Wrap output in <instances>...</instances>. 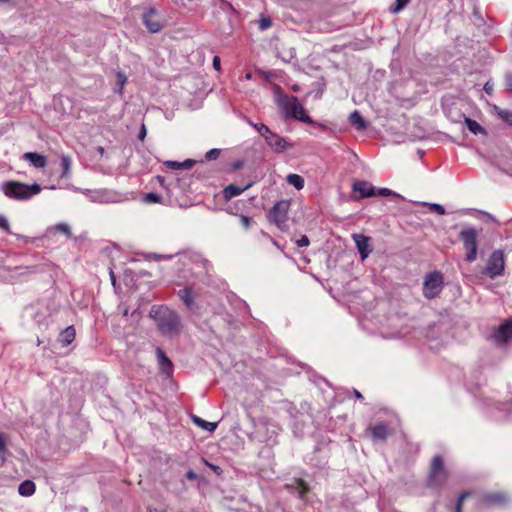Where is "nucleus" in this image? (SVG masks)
<instances>
[{
	"label": "nucleus",
	"instance_id": "bb28decb",
	"mask_svg": "<svg viewBox=\"0 0 512 512\" xmlns=\"http://www.w3.org/2000/svg\"><path fill=\"white\" fill-rule=\"evenodd\" d=\"M49 232L56 231L64 234L66 237L70 238L72 236L71 228L67 223H58L48 229Z\"/></svg>",
	"mask_w": 512,
	"mask_h": 512
},
{
	"label": "nucleus",
	"instance_id": "ddd939ff",
	"mask_svg": "<svg viewBox=\"0 0 512 512\" xmlns=\"http://www.w3.org/2000/svg\"><path fill=\"white\" fill-rule=\"evenodd\" d=\"M353 191L359 192L361 198L376 195V189L367 181H355L352 185Z\"/></svg>",
	"mask_w": 512,
	"mask_h": 512
},
{
	"label": "nucleus",
	"instance_id": "393cba45",
	"mask_svg": "<svg viewBox=\"0 0 512 512\" xmlns=\"http://www.w3.org/2000/svg\"><path fill=\"white\" fill-rule=\"evenodd\" d=\"M93 201L107 203L112 201L110 194L104 190L88 191Z\"/></svg>",
	"mask_w": 512,
	"mask_h": 512
},
{
	"label": "nucleus",
	"instance_id": "ea45409f",
	"mask_svg": "<svg viewBox=\"0 0 512 512\" xmlns=\"http://www.w3.org/2000/svg\"><path fill=\"white\" fill-rule=\"evenodd\" d=\"M0 229L10 233V225L8 219L4 215H0Z\"/></svg>",
	"mask_w": 512,
	"mask_h": 512
},
{
	"label": "nucleus",
	"instance_id": "052dcab7",
	"mask_svg": "<svg viewBox=\"0 0 512 512\" xmlns=\"http://www.w3.org/2000/svg\"><path fill=\"white\" fill-rule=\"evenodd\" d=\"M487 216L489 217V219H490V220H493V221H495V218H494V217H493L492 215H490V214H487Z\"/></svg>",
	"mask_w": 512,
	"mask_h": 512
},
{
	"label": "nucleus",
	"instance_id": "de8ad7c7",
	"mask_svg": "<svg viewBox=\"0 0 512 512\" xmlns=\"http://www.w3.org/2000/svg\"><path fill=\"white\" fill-rule=\"evenodd\" d=\"M195 161L191 159H187L181 162V169H190L194 165Z\"/></svg>",
	"mask_w": 512,
	"mask_h": 512
},
{
	"label": "nucleus",
	"instance_id": "49530a36",
	"mask_svg": "<svg viewBox=\"0 0 512 512\" xmlns=\"http://www.w3.org/2000/svg\"><path fill=\"white\" fill-rule=\"evenodd\" d=\"M195 161L191 159H187L181 162V169H190L194 165Z\"/></svg>",
	"mask_w": 512,
	"mask_h": 512
},
{
	"label": "nucleus",
	"instance_id": "9d476101",
	"mask_svg": "<svg viewBox=\"0 0 512 512\" xmlns=\"http://www.w3.org/2000/svg\"><path fill=\"white\" fill-rule=\"evenodd\" d=\"M265 141L266 144L276 153H282L292 147L285 138L272 131L268 134Z\"/></svg>",
	"mask_w": 512,
	"mask_h": 512
},
{
	"label": "nucleus",
	"instance_id": "5701e85b",
	"mask_svg": "<svg viewBox=\"0 0 512 512\" xmlns=\"http://www.w3.org/2000/svg\"><path fill=\"white\" fill-rule=\"evenodd\" d=\"M18 492L21 496L29 497L35 493V484L31 480L23 481L19 487Z\"/></svg>",
	"mask_w": 512,
	"mask_h": 512
},
{
	"label": "nucleus",
	"instance_id": "2f4dec72",
	"mask_svg": "<svg viewBox=\"0 0 512 512\" xmlns=\"http://www.w3.org/2000/svg\"><path fill=\"white\" fill-rule=\"evenodd\" d=\"M424 205L428 206L429 209L439 215H444L445 214V208L438 204V203H423Z\"/></svg>",
	"mask_w": 512,
	"mask_h": 512
},
{
	"label": "nucleus",
	"instance_id": "0eeeda50",
	"mask_svg": "<svg viewBox=\"0 0 512 512\" xmlns=\"http://www.w3.org/2000/svg\"><path fill=\"white\" fill-rule=\"evenodd\" d=\"M505 268V256L503 251L495 250L489 256L484 273L490 278H495L503 274Z\"/></svg>",
	"mask_w": 512,
	"mask_h": 512
},
{
	"label": "nucleus",
	"instance_id": "37998d69",
	"mask_svg": "<svg viewBox=\"0 0 512 512\" xmlns=\"http://www.w3.org/2000/svg\"><path fill=\"white\" fill-rule=\"evenodd\" d=\"M164 165L168 168H171L173 170H179L181 169V162L178 161H166Z\"/></svg>",
	"mask_w": 512,
	"mask_h": 512
},
{
	"label": "nucleus",
	"instance_id": "6e6552de",
	"mask_svg": "<svg viewBox=\"0 0 512 512\" xmlns=\"http://www.w3.org/2000/svg\"><path fill=\"white\" fill-rule=\"evenodd\" d=\"M289 207V201L281 200L278 201L269 212L270 221L276 224L280 229H284L286 225Z\"/></svg>",
	"mask_w": 512,
	"mask_h": 512
},
{
	"label": "nucleus",
	"instance_id": "4c0bfd02",
	"mask_svg": "<svg viewBox=\"0 0 512 512\" xmlns=\"http://www.w3.org/2000/svg\"><path fill=\"white\" fill-rule=\"evenodd\" d=\"M272 26V21L269 17H262L259 21V28L266 30Z\"/></svg>",
	"mask_w": 512,
	"mask_h": 512
},
{
	"label": "nucleus",
	"instance_id": "a878e982",
	"mask_svg": "<svg viewBox=\"0 0 512 512\" xmlns=\"http://www.w3.org/2000/svg\"><path fill=\"white\" fill-rule=\"evenodd\" d=\"M464 122H465L467 128L469 129V131L472 132L473 134L477 135V134L485 133L484 128L477 121H475L471 118L465 117Z\"/></svg>",
	"mask_w": 512,
	"mask_h": 512
},
{
	"label": "nucleus",
	"instance_id": "f3484780",
	"mask_svg": "<svg viewBox=\"0 0 512 512\" xmlns=\"http://www.w3.org/2000/svg\"><path fill=\"white\" fill-rule=\"evenodd\" d=\"M286 487L292 493H296L300 499H304L308 491V486L302 479H295L292 484H288Z\"/></svg>",
	"mask_w": 512,
	"mask_h": 512
},
{
	"label": "nucleus",
	"instance_id": "4be33fe9",
	"mask_svg": "<svg viewBox=\"0 0 512 512\" xmlns=\"http://www.w3.org/2000/svg\"><path fill=\"white\" fill-rule=\"evenodd\" d=\"M251 186V184H247L244 188H240L238 186H235L233 184H230L229 186H227L224 191H223V194H224V198L225 199H231L233 197H236L238 195H240L244 190H246L247 188H249Z\"/></svg>",
	"mask_w": 512,
	"mask_h": 512
},
{
	"label": "nucleus",
	"instance_id": "a18cd8bd",
	"mask_svg": "<svg viewBox=\"0 0 512 512\" xmlns=\"http://www.w3.org/2000/svg\"><path fill=\"white\" fill-rule=\"evenodd\" d=\"M240 221L245 229H248L250 227L251 219L248 216L241 215Z\"/></svg>",
	"mask_w": 512,
	"mask_h": 512
},
{
	"label": "nucleus",
	"instance_id": "412c9836",
	"mask_svg": "<svg viewBox=\"0 0 512 512\" xmlns=\"http://www.w3.org/2000/svg\"><path fill=\"white\" fill-rule=\"evenodd\" d=\"M178 296L188 308H191L194 305V296L190 287H185L179 290Z\"/></svg>",
	"mask_w": 512,
	"mask_h": 512
},
{
	"label": "nucleus",
	"instance_id": "72a5a7b5",
	"mask_svg": "<svg viewBox=\"0 0 512 512\" xmlns=\"http://www.w3.org/2000/svg\"><path fill=\"white\" fill-rule=\"evenodd\" d=\"M172 257H173V255L156 254V253H150L147 255V259L154 260V261L170 260V259H172Z\"/></svg>",
	"mask_w": 512,
	"mask_h": 512
},
{
	"label": "nucleus",
	"instance_id": "1a4fd4ad",
	"mask_svg": "<svg viewBox=\"0 0 512 512\" xmlns=\"http://www.w3.org/2000/svg\"><path fill=\"white\" fill-rule=\"evenodd\" d=\"M491 338L497 345H504L512 340V317L499 325L492 333Z\"/></svg>",
	"mask_w": 512,
	"mask_h": 512
},
{
	"label": "nucleus",
	"instance_id": "a211bd4d",
	"mask_svg": "<svg viewBox=\"0 0 512 512\" xmlns=\"http://www.w3.org/2000/svg\"><path fill=\"white\" fill-rule=\"evenodd\" d=\"M74 339H75V329L73 326H68L66 329L61 331V333L59 334V337H58V341L63 346H68L69 344H71L73 342Z\"/></svg>",
	"mask_w": 512,
	"mask_h": 512
},
{
	"label": "nucleus",
	"instance_id": "6ab92c4d",
	"mask_svg": "<svg viewBox=\"0 0 512 512\" xmlns=\"http://www.w3.org/2000/svg\"><path fill=\"white\" fill-rule=\"evenodd\" d=\"M349 122L352 126H354L357 130L362 131L365 130L367 127V123L362 117V115L357 111H353L349 115Z\"/></svg>",
	"mask_w": 512,
	"mask_h": 512
},
{
	"label": "nucleus",
	"instance_id": "c03bdc74",
	"mask_svg": "<svg viewBox=\"0 0 512 512\" xmlns=\"http://www.w3.org/2000/svg\"><path fill=\"white\" fill-rule=\"evenodd\" d=\"M309 243H310V242H309V239H308V237H307V236H305V235H304V236H302L300 239H298V240L296 241V244H297V246H298V247H306V246H308V245H309Z\"/></svg>",
	"mask_w": 512,
	"mask_h": 512
},
{
	"label": "nucleus",
	"instance_id": "9b49d317",
	"mask_svg": "<svg viewBox=\"0 0 512 512\" xmlns=\"http://www.w3.org/2000/svg\"><path fill=\"white\" fill-rule=\"evenodd\" d=\"M353 240L356 244L361 259L365 260L372 252V247L370 245V237H367L363 234H354Z\"/></svg>",
	"mask_w": 512,
	"mask_h": 512
},
{
	"label": "nucleus",
	"instance_id": "39448f33",
	"mask_svg": "<svg viewBox=\"0 0 512 512\" xmlns=\"http://www.w3.org/2000/svg\"><path fill=\"white\" fill-rule=\"evenodd\" d=\"M446 479L447 471L444 467V461L441 456L436 455L431 462L427 485L430 488H440L444 485Z\"/></svg>",
	"mask_w": 512,
	"mask_h": 512
},
{
	"label": "nucleus",
	"instance_id": "c756f323",
	"mask_svg": "<svg viewBox=\"0 0 512 512\" xmlns=\"http://www.w3.org/2000/svg\"><path fill=\"white\" fill-rule=\"evenodd\" d=\"M62 174L61 177H67L70 173L71 159L67 155L61 157Z\"/></svg>",
	"mask_w": 512,
	"mask_h": 512
},
{
	"label": "nucleus",
	"instance_id": "79ce46f5",
	"mask_svg": "<svg viewBox=\"0 0 512 512\" xmlns=\"http://www.w3.org/2000/svg\"><path fill=\"white\" fill-rule=\"evenodd\" d=\"M408 2L409 0H396V7L393 9V12L398 13L408 4Z\"/></svg>",
	"mask_w": 512,
	"mask_h": 512
},
{
	"label": "nucleus",
	"instance_id": "7c9ffc66",
	"mask_svg": "<svg viewBox=\"0 0 512 512\" xmlns=\"http://www.w3.org/2000/svg\"><path fill=\"white\" fill-rule=\"evenodd\" d=\"M497 113L503 121L512 124V111L497 109Z\"/></svg>",
	"mask_w": 512,
	"mask_h": 512
},
{
	"label": "nucleus",
	"instance_id": "cd10ccee",
	"mask_svg": "<svg viewBox=\"0 0 512 512\" xmlns=\"http://www.w3.org/2000/svg\"><path fill=\"white\" fill-rule=\"evenodd\" d=\"M290 185H293L297 190L304 187V179L298 174H289L286 178Z\"/></svg>",
	"mask_w": 512,
	"mask_h": 512
},
{
	"label": "nucleus",
	"instance_id": "13d9d810",
	"mask_svg": "<svg viewBox=\"0 0 512 512\" xmlns=\"http://www.w3.org/2000/svg\"><path fill=\"white\" fill-rule=\"evenodd\" d=\"M157 179L160 182V184L163 185V178L161 176H158Z\"/></svg>",
	"mask_w": 512,
	"mask_h": 512
},
{
	"label": "nucleus",
	"instance_id": "aec40b11",
	"mask_svg": "<svg viewBox=\"0 0 512 512\" xmlns=\"http://www.w3.org/2000/svg\"><path fill=\"white\" fill-rule=\"evenodd\" d=\"M371 433L374 439L385 440L389 435V428L386 424L379 423L371 428Z\"/></svg>",
	"mask_w": 512,
	"mask_h": 512
},
{
	"label": "nucleus",
	"instance_id": "b1692460",
	"mask_svg": "<svg viewBox=\"0 0 512 512\" xmlns=\"http://www.w3.org/2000/svg\"><path fill=\"white\" fill-rule=\"evenodd\" d=\"M243 119L247 122L248 125L253 127L264 139L271 132L270 128L263 123H255L251 119L247 117H243Z\"/></svg>",
	"mask_w": 512,
	"mask_h": 512
},
{
	"label": "nucleus",
	"instance_id": "864d4df0",
	"mask_svg": "<svg viewBox=\"0 0 512 512\" xmlns=\"http://www.w3.org/2000/svg\"><path fill=\"white\" fill-rule=\"evenodd\" d=\"M484 90L488 93V94H491L492 93V90H493V87L492 85L487 82L485 85H484Z\"/></svg>",
	"mask_w": 512,
	"mask_h": 512
},
{
	"label": "nucleus",
	"instance_id": "423d86ee",
	"mask_svg": "<svg viewBox=\"0 0 512 512\" xmlns=\"http://www.w3.org/2000/svg\"><path fill=\"white\" fill-rule=\"evenodd\" d=\"M443 289V276L440 272H430L425 276L423 283V295L427 299L437 297Z\"/></svg>",
	"mask_w": 512,
	"mask_h": 512
},
{
	"label": "nucleus",
	"instance_id": "f03ea898",
	"mask_svg": "<svg viewBox=\"0 0 512 512\" xmlns=\"http://www.w3.org/2000/svg\"><path fill=\"white\" fill-rule=\"evenodd\" d=\"M2 191L11 199L24 201L39 194L41 186L36 183L28 185L17 181H6L2 184Z\"/></svg>",
	"mask_w": 512,
	"mask_h": 512
},
{
	"label": "nucleus",
	"instance_id": "f257e3e1",
	"mask_svg": "<svg viewBox=\"0 0 512 512\" xmlns=\"http://www.w3.org/2000/svg\"><path fill=\"white\" fill-rule=\"evenodd\" d=\"M151 313L157 322V326L163 335L177 336L182 328L181 318L177 312L167 307H153Z\"/></svg>",
	"mask_w": 512,
	"mask_h": 512
},
{
	"label": "nucleus",
	"instance_id": "f8f14e48",
	"mask_svg": "<svg viewBox=\"0 0 512 512\" xmlns=\"http://www.w3.org/2000/svg\"><path fill=\"white\" fill-rule=\"evenodd\" d=\"M143 23L147 29L152 33H157L162 29V25L158 19L157 13L154 9H149L142 16Z\"/></svg>",
	"mask_w": 512,
	"mask_h": 512
},
{
	"label": "nucleus",
	"instance_id": "4d7b16f0",
	"mask_svg": "<svg viewBox=\"0 0 512 512\" xmlns=\"http://www.w3.org/2000/svg\"><path fill=\"white\" fill-rule=\"evenodd\" d=\"M110 277H111L112 284H113V285H115V283H116V278H115V276H114L113 271H110Z\"/></svg>",
	"mask_w": 512,
	"mask_h": 512
},
{
	"label": "nucleus",
	"instance_id": "58836bf2",
	"mask_svg": "<svg viewBox=\"0 0 512 512\" xmlns=\"http://www.w3.org/2000/svg\"><path fill=\"white\" fill-rule=\"evenodd\" d=\"M220 155V150L219 149H211L209 150L206 155H205V158L206 160L208 161H211V160H215L219 157Z\"/></svg>",
	"mask_w": 512,
	"mask_h": 512
},
{
	"label": "nucleus",
	"instance_id": "473e14b6",
	"mask_svg": "<svg viewBox=\"0 0 512 512\" xmlns=\"http://www.w3.org/2000/svg\"><path fill=\"white\" fill-rule=\"evenodd\" d=\"M7 448H6V441H5V437L2 433H0V459L2 461H5L6 460V456H7Z\"/></svg>",
	"mask_w": 512,
	"mask_h": 512
},
{
	"label": "nucleus",
	"instance_id": "09e8293b",
	"mask_svg": "<svg viewBox=\"0 0 512 512\" xmlns=\"http://www.w3.org/2000/svg\"><path fill=\"white\" fill-rule=\"evenodd\" d=\"M212 65H213V68L216 71H220V69H221V61H220V57L219 56H214Z\"/></svg>",
	"mask_w": 512,
	"mask_h": 512
},
{
	"label": "nucleus",
	"instance_id": "dca6fc26",
	"mask_svg": "<svg viewBox=\"0 0 512 512\" xmlns=\"http://www.w3.org/2000/svg\"><path fill=\"white\" fill-rule=\"evenodd\" d=\"M22 158L35 168H44L47 164L46 157L36 152H26L23 154Z\"/></svg>",
	"mask_w": 512,
	"mask_h": 512
},
{
	"label": "nucleus",
	"instance_id": "7ed1b4c3",
	"mask_svg": "<svg viewBox=\"0 0 512 512\" xmlns=\"http://www.w3.org/2000/svg\"><path fill=\"white\" fill-rule=\"evenodd\" d=\"M276 101L286 117H292L308 124L313 123V120L305 113L304 107L299 103L297 97L280 94Z\"/></svg>",
	"mask_w": 512,
	"mask_h": 512
},
{
	"label": "nucleus",
	"instance_id": "2eb2a0df",
	"mask_svg": "<svg viewBox=\"0 0 512 512\" xmlns=\"http://www.w3.org/2000/svg\"><path fill=\"white\" fill-rule=\"evenodd\" d=\"M508 501V496L504 492H492L484 495L482 504L485 506L502 505Z\"/></svg>",
	"mask_w": 512,
	"mask_h": 512
},
{
	"label": "nucleus",
	"instance_id": "20e7f679",
	"mask_svg": "<svg viewBox=\"0 0 512 512\" xmlns=\"http://www.w3.org/2000/svg\"><path fill=\"white\" fill-rule=\"evenodd\" d=\"M478 237L479 231L471 226L463 227L459 234V239L463 243V247L466 251L465 260L469 263L474 262L477 258Z\"/></svg>",
	"mask_w": 512,
	"mask_h": 512
},
{
	"label": "nucleus",
	"instance_id": "bf43d9fd",
	"mask_svg": "<svg viewBox=\"0 0 512 512\" xmlns=\"http://www.w3.org/2000/svg\"><path fill=\"white\" fill-rule=\"evenodd\" d=\"M98 151L100 152V154L102 155L104 153V148L103 147H99L98 148Z\"/></svg>",
	"mask_w": 512,
	"mask_h": 512
},
{
	"label": "nucleus",
	"instance_id": "e433bc0d",
	"mask_svg": "<svg viewBox=\"0 0 512 512\" xmlns=\"http://www.w3.org/2000/svg\"><path fill=\"white\" fill-rule=\"evenodd\" d=\"M116 77H117V84L119 86V93H121L124 85L126 84L127 78L123 72H118Z\"/></svg>",
	"mask_w": 512,
	"mask_h": 512
},
{
	"label": "nucleus",
	"instance_id": "4468645a",
	"mask_svg": "<svg viewBox=\"0 0 512 512\" xmlns=\"http://www.w3.org/2000/svg\"><path fill=\"white\" fill-rule=\"evenodd\" d=\"M156 357L158 361L159 368L162 373L166 375H171L173 371L172 361L167 357L165 352L161 348L156 349Z\"/></svg>",
	"mask_w": 512,
	"mask_h": 512
},
{
	"label": "nucleus",
	"instance_id": "3c124183",
	"mask_svg": "<svg viewBox=\"0 0 512 512\" xmlns=\"http://www.w3.org/2000/svg\"><path fill=\"white\" fill-rule=\"evenodd\" d=\"M146 133H147V131H146V127H145V125H144V124H142L141 129H140V132H139V135H138V138H139L141 141H143V140H144V138H145V136H146Z\"/></svg>",
	"mask_w": 512,
	"mask_h": 512
},
{
	"label": "nucleus",
	"instance_id": "5fc2aeb1",
	"mask_svg": "<svg viewBox=\"0 0 512 512\" xmlns=\"http://www.w3.org/2000/svg\"><path fill=\"white\" fill-rule=\"evenodd\" d=\"M353 394L357 399H363V395L358 390L354 389Z\"/></svg>",
	"mask_w": 512,
	"mask_h": 512
},
{
	"label": "nucleus",
	"instance_id": "6e6d98bb",
	"mask_svg": "<svg viewBox=\"0 0 512 512\" xmlns=\"http://www.w3.org/2000/svg\"><path fill=\"white\" fill-rule=\"evenodd\" d=\"M506 82H507V85L512 88V75H508L506 77Z\"/></svg>",
	"mask_w": 512,
	"mask_h": 512
},
{
	"label": "nucleus",
	"instance_id": "f704fd0d",
	"mask_svg": "<svg viewBox=\"0 0 512 512\" xmlns=\"http://www.w3.org/2000/svg\"><path fill=\"white\" fill-rule=\"evenodd\" d=\"M144 200L147 203H159L161 200V197L157 193L150 192L145 195Z\"/></svg>",
	"mask_w": 512,
	"mask_h": 512
},
{
	"label": "nucleus",
	"instance_id": "c85d7f7f",
	"mask_svg": "<svg viewBox=\"0 0 512 512\" xmlns=\"http://www.w3.org/2000/svg\"><path fill=\"white\" fill-rule=\"evenodd\" d=\"M193 420H194V423H196L199 427L205 429L206 431H209V432H213L216 427H217V423L215 422H208V421H205L199 417H196L194 416L193 417Z\"/></svg>",
	"mask_w": 512,
	"mask_h": 512
},
{
	"label": "nucleus",
	"instance_id": "680f3d73",
	"mask_svg": "<svg viewBox=\"0 0 512 512\" xmlns=\"http://www.w3.org/2000/svg\"><path fill=\"white\" fill-rule=\"evenodd\" d=\"M211 467L214 469V471H217V469H219V467H217V466H211Z\"/></svg>",
	"mask_w": 512,
	"mask_h": 512
},
{
	"label": "nucleus",
	"instance_id": "c9c22d12",
	"mask_svg": "<svg viewBox=\"0 0 512 512\" xmlns=\"http://www.w3.org/2000/svg\"><path fill=\"white\" fill-rule=\"evenodd\" d=\"M469 495V492H463L460 494L455 505V512H462V503Z\"/></svg>",
	"mask_w": 512,
	"mask_h": 512
},
{
	"label": "nucleus",
	"instance_id": "8fccbe9b",
	"mask_svg": "<svg viewBox=\"0 0 512 512\" xmlns=\"http://www.w3.org/2000/svg\"><path fill=\"white\" fill-rule=\"evenodd\" d=\"M193 257H197L196 255H187V254H183L180 258V261L183 262V264L185 265L188 261H191Z\"/></svg>",
	"mask_w": 512,
	"mask_h": 512
},
{
	"label": "nucleus",
	"instance_id": "603ef678",
	"mask_svg": "<svg viewBox=\"0 0 512 512\" xmlns=\"http://www.w3.org/2000/svg\"><path fill=\"white\" fill-rule=\"evenodd\" d=\"M186 478L188 480H196L198 478V475L193 471V470H189L187 473H186Z\"/></svg>",
	"mask_w": 512,
	"mask_h": 512
},
{
	"label": "nucleus",
	"instance_id": "a19ab883",
	"mask_svg": "<svg viewBox=\"0 0 512 512\" xmlns=\"http://www.w3.org/2000/svg\"><path fill=\"white\" fill-rule=\"evenodd\" d=\"M376 193L378 195H381V196H391V195H394V196H397L399 197V195L397 193H395L394 191L388 189V188H380L379 190L376 191Z\"/></svg>",
	"mask_w": 512,
	"mask_h": 512
},
{
	"label": "nucleus",
	"instance_id": "e2e57ef3",
	"mask_svg": "<svg viewBox=\"0 0 512 512\" xmlns=\"http://www.w3.org/2000/svg\"><path fill=\"white\" fill-rule=\"evenodd\" d=\"M10 0H0V2H9Z\"/></svg>",
	"mask_w": 512,
	"mask_h": 512
}]
</instances>
